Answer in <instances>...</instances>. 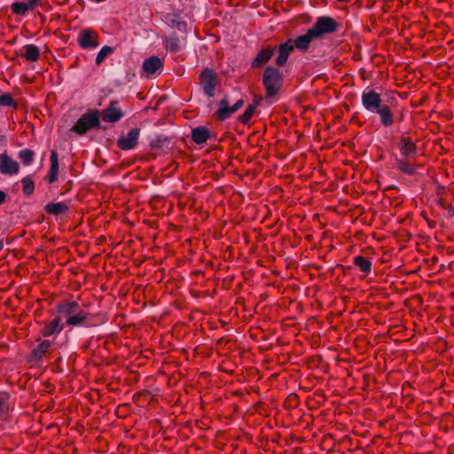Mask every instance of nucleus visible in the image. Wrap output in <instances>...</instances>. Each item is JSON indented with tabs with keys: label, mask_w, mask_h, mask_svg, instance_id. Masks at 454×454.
<instances>
[{
	"label": "nucleus",
	"mask_w": 454,
	"mask_h": 454,
	"mask_svg": "<svg viewBox=\"0 0 454 454\" xmlns=\"http://www.w3.org/2000/svg\"><path fill=\"white\" fill-rule=\"evenodd\" d=\"M283 82V74L275 67L268 66L262 74V83L266 90L267 97H273L278 93Z\"/></svg>",
	"instance_id": "nucleus-1"
},
{
	"label": "nucleus",
	"mask_w": 454,
	"mask_h": 454,
	"mask_svg": "<svg viewBox=\"0 0 454 454\" xmlns=\"http://www.w3.org/2000/svg\"><path fill=\"white\" fill-rule=\"evenodd\" d=\"M98 125L99 116L98 111L90 110L78 119L75 124L72 127L71 131L79 135H83L88 130L98 127Z\"/></svg>",
	"instance_id": "nucleus-2"
},
{
	"label": "nucleus",
	"mask_w": 454,
	"mask_h": 454,
	"mask_svg": "<svg viewBox=\"0 0 454 454\" xmlns=\"http://www.w3.org/2000/svg\"><path fill=\"white\" fill-rule=\"evenodd\" d=\"M361 103L365 110L373 114L384 105L381 94L369 86L362 92Z\"/></svg>",
	"instance_id": "nucleus-3"
},
{
	"label": "nucleus",
	"mask_w": 454,
	"mask_h": 454,
	"mask_svg": "<svg viewBox=\"0 0 454 454\" xmlns=\"http://www.w3.org/2000/svg\"><path fill=\"white\" fill-rule=\"evenodd\" d=\"M338 28V23L330 16H319L310 27L315 36L318 39L325 34H332Z\"/></svg>",
	"instance_id": "nucleus-4"
},
{
	"label": "nucleus",
	"mask_w": 454,
	"mask_h": 454,
	"mask_svg": "<svg viewBox=\"0 0 454 454\" xmlns=\"http://www.w3.org/2000/svg\"><path fill=\"white\" fill-rule=\"evenodd\" d=\"M200 80L204 94L207 98H214L217 83V76L214 70L209 67H205L200 74Z\"/></svg>",
	"instance_id": "nucleus-5"
},
{
	"label": "nucleus",
	"mask_w": 454,
	"mask_h": 454,
	"mask_svg": "<svg viewBox=\"0 0 454 454\" xmlns=\"http://www.w3.org/2000/svg\"><path fill=\"white\" fill-rule=\"evenodd\" d=\"M140 136V129L133 128L127 133L121 132L117 140V145L123 151L133 150L137 145Z\"/></svg>",
	"instance_id": "nucleus-6"
},
{
	"label": "nucleus",
	"mask_w": 454,
	"mask_h": 454,
	"mask_svg": "<svg viewBox=\"0 0 454 454\" xmlns=\"http://www.w3.org/2000/svg\"><path fill=\"white\" fill-rule=\"evenodd\" d=\"M142 70L147 76H157L163 71V61L157 56L146 58L143 62Z\"/></svg>",
	"instance_id": "nucleus-7"
},
{
	"label": "nucleus",
	"mask_w": 454,
	"mask_h": 454,
	"mask_svg": "<svg viewBox=\"0 0 454 454\" xmlns=\"http://www.w3.org/2000/svg\"><path fill=\"white\" fill-rule=\"evenodd\" d=\"M98 33L91 28L82 30L78 36V43L82 49H93L98 46Z\"/></svg>",
	"instance_id": "nucleus-8"
},
{
	"label": "nucleus",
	"mask_w": 454,
	"mask_h": 454,
	"mask_svg": "<svg viewBox=\"0 0 454 454\" xmlns=\"http://www.w3.org/2000/svg\"><path fill=\"white\" fill-rule=\"evenodd\" d=\"M276 47L268 45L261 49L252 61L253 68H259L267 64L276 53Z\"/></svg>",
	"instance_id": "nucleus-9"
},
{
	"label": "nucleus",
	"mask_w": 454,
	"mask_h": 454,
	"mask_svg": "<svg viewBox=\"0 0 454 454\" xmlns=\"http://www.w3.org/2000/svg\"><path fill=\"white\" fill-rule=\"evenodd\" d=\"M292 42L286 40L285 43L275 46L277 48L276 52L278 53L277 58L275 59V64L278 67H284L290 56V54L294 51V46L292 45Z\"/></svg>",
	"instance_id": "nucleus-10"
},
{
	"label": "nucleus",
	"mask_w": 454,
	"mask_h": 454,
	"mask_svg": "<svg viewBox=\"0 0 454 454\" xmlns=\"http://www.w3.org/2000/svg\"><path fill=\"white\" fill-rule=\"evenodd\" d=\"M317 39L309 28L306 34L297 36L295 39H289L293 43L294 49L301 51H307L309 49L313 40Z\"/></svg>",
	"instance_id": "nucleus-11"
},
{
	"label": "nucleus",
	"mask_w": 454,
	"mask_h": 454,
	"mask_svg": "<svg viewBox=\"0 0 454 454\" xmlns=\"http://www.w3.org/2000/svg\"><path fill=\"white\" fill-rule=\"evenodd\" d=\"M64 329V323L60 316H56L51 321L46 323L41 333L43 337L58 335Z\"/></svg>",
	"instance_id": "nucleus-12"
},
{
	"label": "nucleus",
	"mask_w": 454,
	"mask_h": 454,
	"mask_svg": "<svg viewBox=\"0 0 454 454\" xmlns=\"http://www.w3.org/2000/svg\"><path fill=\"white\" fill-rule=\"evenodd\" d=\"M20 170L19 163L7 154L0 155V172L4 175H16Z\"/></svg>",
	"instance_id": "nucleus-13"
},
{
	"label": "nucleus",
	"mask_w": 454,
	"mask_h": 454,
	"mask_svg": "<svg viewBox=\"0 0 454 454\" xmlns=\"http://www.w3.org/2000/svg\"><path fill=\"white\" fill-rule=\"evenodd\" d=\"M218 109L215 112V117L218 121H223L229 119L235 112L232 110V106H230V102L227 96H224L217 103Z\"/></svg>",
	"instance_id": "nucleus-14"
},
{
	"label": "nucleus",
	"mask_w": 454,
	"mask_h": 454,
	"mask_svg": "<svg viewBox=\"0 0 454 454\" xmlns=\"http://www.w3.org/2000/svg\"><path fill=\"white\" fill-rule=\"evenodd\" d=\"M192 140L197 145H202L210 137V130L205 126H198L192 129Z\"/></svg>",
	"instance_id": "nucleus-15"
},
{
	"label": "nucleus",
	"mask_w": 454,
	"mask_h": 454,
	"mask_svg": "<svg viewBox=\"0 0 454 454\" xmlns=\"http://www.w3.org/2000/svg\"><path fill=\"white\" fill-rule=\"evenodd\" d=\"M374 114H378L380 115V122L384 127H390L395 121L394 113L386 104L379 108Z\"/></svg>",
	"instance_id": "nucleus-16"
},
{
	"label": "nucleus",
	"mask_w": 454,
	"mask_h": 454,
	"mask_svg": "<svg viewBox=\"0 0 454 454\" xmlns=\"http://www.w3.org/2000/svg\"><path fill=\"white\" fill-rule=\"evenodd\" d=\"M80 309L76 301H67L57 306V311L61 314L66 320Z\"/></svg>",
	"instance_id": "nucleus-17"
},
{
	"label": "nucleus",
	"mask_w": 454,
	"mask_h": 454,
	"mask_svg": "<svg viewBox=\"0 0 454 454\" xmlns=\"http://www.w3.org/2000/svg\"><path fill=\"white\" fill-rule=\"evenodd\" d=\"M400 152L403 156L411 157L417 153V146L409 137H402L400 141Z\"/></svg>",
	"instance_id": "nucleus-18"
},
{
	"label": "nucleus",
	"mask_w": 454,
	"mask_h": 454,
	"mask_svg": "<svg viewBox=\"0 0 454 454\" xmlns=\"http://www.w3.org/2000/svg\"><path fill=\"white\" fill-rule=\"evenodd\" d=\"M51 169L49 174V182L54 183L58 178L59 173V160L57 152L52 150L51 152Z\"/></svg>",
	"instance_id": "nucleus-19"
},
{
	"label": "nucleus",
	"mask_w": 454,
	"mask_h": 454,
	"mask_svg": "<svg viewBox=\"0 0 454 454\" xmlns=\"http://www.w3.org/2000/svg\"><path fill=\"white\" fill-rule=\"evenodd\" d=\"M24 52L21 54L27 61L35 62L40 57V50L35 44H27L24 46Z\"/></svg>",
	"instance_id": "nucleus-20"
},
{
	"label": "nucleus",
	"mask_w": 454,
	"mask_h": 454,
	"mask_svg": "<svg viewBox=\"0 0 454 454\" xmlns=\"http://www.w3.org/2000/svg\"><path fill=\"white\" fill-rule=\"evenodd\" d=\"M69 207L66 202L49 203L45 206V210L51 215H58L68 210Z\"/></svg>",
	"instance_id": "nucleus-21"
},
{
	"label": "nucleus",
	"mask_w": 454,
	"mask_h": 454,
	"mask_svg": "<svg viewBox=\"0 0 454 454\" xmlns=\"http://www.w3.org/2000/svg\"><path fill=\"white\" fill-rule=\"evenodd\" d=\"M87 319V314L80 309L77 310V312L71 315L67 320L66 324L70 326H76L80 325H83Z\"/></svg>",
	"instance_id": "nucleus-22"
},
{
	"label": "nucleus",
	"mask_w": 454,
	"mask_h": 454,
	"mask_svg": "<svg viewBox=\"0 0 454 454\" xmlns=\"http://www.w3.org/2000/svg\"><path fill=\"white\" fill-rule=\"evenodd\" d=\"M354 264L364 274H369L372 270V262L362 255L353 258Z\"/></svg>",
	"instance_id": "nucleus-23"
},
{
	"label": "nucleus",
	"mask_w": 454,
	"mask_h": 454,
	"mask_svg": "<svg viewBox=\"0 0 454 454\" xmlns=\"http://www.w3.org/2000/svg\"><path fill=\"white\" fill-rule=\"evenodd\" d=\"M52 342L48 340H41L37 347L33 350V357L35 359H41L43 355L49 351Z\"/></svg>",
	"instance_id": "nucleus-24"
},
{
	"label": "nucleus",
	"mask_w": 454,
	"mask_h": 454,
	"mask_svg": "<svg viewBox=\"0 0 454 454\" xmlns=\"http://www.w3.org/2000/svg\"><path fill=\"white\" fill-rule=\"evenodd\" d=\"M257 102L254 103V104H251L249 105L247 109L245 110V112L240 114L239 116V121L241 122V123H247L250 119L252 118L253 114H254V111L256 109V106H257Z\"/></svg>",
	"instance_id": "nucleus-25"
},
{
	"label": "nucleus",
	"mask_w": 454,
	"mask_h": 454,
	"mask_svg": "<svg viewBox=\"0 0 454 454\" xmlns=\"http://www.w3.org/2000/svg\"><path fill=\"white\" fill-rule=\"evenodd\" d=\"M396 164L397 169L400 170L401 172L407 174L409 176H414L416 174L415 168L404 160H397Z\"/></svg>",
	"instance_id": "nucleus-26"
},
{
	"label": "nucleus",
	"mask_w": 454,
	"mask_h": 454,
	"mask_svg": "<svg viewBox=\"0 0 454 454\" xmlns=\"http://www.w3.org/2000/svg\"><path fill=\"white\" fill-rule=\"evenodd\" d=\"M168 141V137L164 135H156L151 139L150 146L153 149H161Z\"/></svg>",
	"instance_id": "nucleus-27"
},
{
	"label": "nucleus",
	"mask_w": 454,
	"mask_h": 454,
	"mask_svg": "<svg viewBox=\"0 0 454 454\" xmlns=\"http://www.w3.org/2000/svg\"><path fill=\"white\" fill-rule=\"evenodd\" d=\"M34 152L29 149H24L19 153V158L20 159L22 163L27 166L32 163V161L34 160Z\"/></svg>",
	"instance_id": "nucleus-28"
},
{
	"label": "nucleus",
	"mask_w": 454,
	"mask_h": 454,
	"mask_svg": "<svg viewBox=\"0 0 454 454\" xmlns=\"http://www.w3.org/2000/svg\"><path fill=\"white\" fill-rule=\"evenodd\" d=\"M21 183H22V190H23L24 194H26L27 196L31 195L34 192V189H35V184H34V181L32 180V178L30 176H26V177L22 178Z\"/></svg>",
	"instance_id": "nucleus-29"
},
{
	"label": "nucleus",
	"mask_w": 454,
	"mask_h": 454,
	"mask_svg": "<svg viewBox=\"0 0 454 454\" xmlns=\"http://www.w3.org/2000/svg\"><path fill=\"white\" fill-rule=\"evenodd\" d=\"M12 10L15 14L24 15L29 8L27 3L17 2L12 4Z\"/></svg>",
	"instance_id": "nucleus-30"
},
{
	"label": "nucleus",
	"mask_w": 454,
	"mask_h": 454,
	"mask_svg": "<svg viewBox=\"0 0 454 454\" xmlns=\"http://www.w3.org/2000/svg\"><path fill=\"white\" fill-rule=\"evenodd\" d=\"M114 51V49L110 46H104L97 55L96 63L101 64L104 59Z\"/></svg>",
	"instance_id": "nucleus-31"
},
{
	"label": "nucleus",
	"mask_w": 454,
	"mask_h": 454,
	"mask_svg": "<svg viewBox=\"0 0 454 454\" xmlns=\"http://www.w3.org/2000/svg\"><path fill=\"white\" fill-rule=\"evenodd\" d=\"M102 120L106 122H114V101H110L107 108L103 112Z\"/></svg>",
	"instance_id": "nucleus-32"
},
{
	"label": "nucleus",
	"mask_w": 454,
	"mask_h": 454,
	"mask_svg": "<svg viewBox=\"0 0 454 454\" xmlns=\"http://www.w3.org/2000/svg\"><path fill=\"white\" fill-rule=\"evenodd\" d=\"M179 40L175 36L166 38V47L170 51H176L178 49Z\"/></svg>",
	"instance_id": "nucleus-33"
},
{
	"label": "nucleus",
	"mask_w": 454,
	"mask_h": 454,
	"mask_svg": "<svg viewBox=\"0 0 454 454\" xmlns=\"http://www.w3.org/2000/svg\"><path fill=\"white\" fill-rule=\"evenodd\" d=\"M0 106H15V103L10 94H3L0 95Z\"/></svg>",
	"instance_id": "nucleus-34"
},
{
	"label": "nucleus",
	"mask_w": 454,
	"mask_h": 454,
	"mask_svg": "<svg viewBox=\"0 0 454 454\" xmlns=\"http://www.w3.org/2000/svg\"><path fill=\"white\" fill-rule=\"evenodd\" d=\"M129 112V108L121 109L115 106V122L125 116Z\"/></svg>",
	"instance_id": "nucleus-35"
},
{
	"label": "nucleus",
	"mask_w": 454,
	"mask_h": 454,
	"mask_svg": "<svg viewBox=\"0 0 454 454\" xmlns=\"http://www.w3.org/2000/svg\"><path fill=\"white\" fill-rule=\"evenodd\" d=\"M244 106V100L243 99H239L235 102V104L232 106V110H234V112H238L242 106Z\"/></svg>",
	"instance_id": "nucleus-36"
},
{
	"label": "nucleus",
	"mask_w": 454,
	"mask_h": 454,
	"mask_svg": "<svg viewBox=\"0 0 454 454\" xmlns=\"http://www.w3.org/2000/svg\"><path fill=\"white\" fill-rule=\"evenodd\" d=\"M40 1L41 0H28L27 4L29 10L34 9L39 4Z\"/></svg>",
	"instance_id": "nucleus-37"
},
{
	"label": "nucleus",
	"mask_w": 454,
	"mask_h": 454,
	"mask_svg": "<svg viewBox=\"0 0 454 454\" xmlns=\"http://www.w3.org/2000/svg\"><path fill=\"white\" fill-rule=\"evenodd\" d=\"M7 397V395L4 392L0 393V409L2 408L3 404L4 403V401Z\"/></svg>",
	"instance_id": "nucleus-38"
},
{
	"label": "nucleus",
	"mask_w": 454,
	"mask_h": 454,
	"mask_svg": "<svg viewBox=\"0 0 454 454\" xmlns=\"http://www.w3.org/2000/svg\"><path fill=\"white\" fill-rule=\"evenodd\" d=\"M122 407H124V405H119L117 408H115V412H114L115 417H118V418L124 417V414H121L119 411V410Z\"/></svg>",
	"instance_id": "nucleus-39"
},
{
	"label": "nucleus",
	"mask_w": 454,
	"mask_h": 454,
	"mask_svg": "<svg viewBox=\"0 0 454 454\" xmlns=\"http://www.w3.org/2000/svg\"><path fill=\"white\" fill-rule=\"evenodd\" d=\"M6 199V194L0 190V205L3 204L4 202Z\"/></svg>",
	"instance_id": "nucleus-40"
},
{
	"label": "nucleus",
	"mask_w": 454,
	"mask_h": 454,
	"mask_svg": "<svg viewBox=\"0 0 454 454\" xmlns=\"http://www.w3.org/2000/svg\"><path fill=\"white\" fill-rule=\"evenodd\" d=\"M5 141H6L5 137L4 135L0 134V145H4L5 143Z\"/></svg>",
	"instance_id": "nucleus-41"
},
{
	"label": "nucleus",
	"mask_w": 454,
	"mask_h": 454,
	"mask_svg": "<svg viewBox=\"0 0 454 454\" xmlns=\"http://www.w3.org/2000/svg\"><path fill=\"white\" fill-rule=\"evenodd\" d=\"M447 209L450 213L451 215H454V207L453 206H448Z\"/></svg>",
	"instance_id": "nucleus-42"
},
{
	"label": "nucleus",
	"mask_w": 454,
	"mask_h": 454,
	"mask_svg": "<svg viewBox=\"0 0 454 454\" xmlns=\"http://www.w3.org/2000/svg\"><path fill=\"white\" fill-rule=\"evenodd\" d=\"M4 247V242L2 240H0V251L3 249Z\"/></svg>",
	"instance_id": "nucleus-43"
},
{
	"label": "nucleus",
	"mask_w": 454,
	"mask_h": 454,
	"mask_svg": "<svg viewBox=\"0 0 454 454\" xmlns=\"http://www.w3.org/2000/svg\"><path fill=\"white\" fill-rule=\"evenodd\" d=\"M114 320H115V325L117 324L116 320H117V317L115 316L114 317Z\"/></svg>",
	"instance_id": "nucleus-44"
}]
</instances>
